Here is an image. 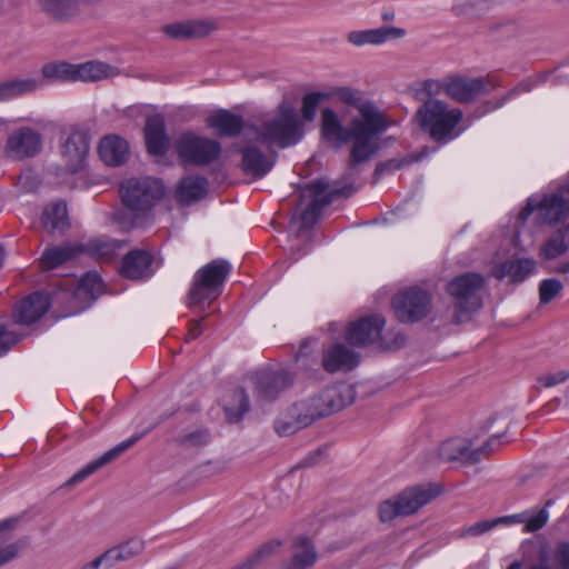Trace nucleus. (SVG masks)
Masks as SVG:
<instances>
[{
  "label": "nucleus",
  "mask_w": 569,
  "mask_h": 569,
  "mask_svg": "<svg viewBox=\"0 0 569 569\" xmlns=\"http://www.w3.org/2000/svg\"><path fill=\"white\" fill-rule=\"evenodd\" d=\"M41 74L50 82L77 81L76 64L66 61L43 64L41 68Z\"/></svg>",
  "instance_id": "ea45409f"
},
{
  "label": "nucleus",
  "mask_w": 569,
  "mask_h": 569,
  "mask_svg": "<svg viewBox=\"0 0 569 569\" xmlns=\"http://www.w3.org/2000/svg\"><path fill=\"white\" fill-rule=\"evenodd\" d=\"M446 88V80L445 81H437V80H427L423 83V90L429 97V99H432V97L440 94L441 92L445 93Z\"/></svg>",
  "instance_id": "052dcab7"
},
{
  "label": "nucleus",
  "mask_w": 569,
  "mask_h": 569,
  "mask_svg": "<svg viewBox=\"0 0 569 569\" xmlns=\"http://www.w3.org/2000/svg\"><path fill=\"white\" fill-rule=\"evenodd\" d=\"M569 249V224L556 229L539 249V258L553 260L565 254Z\"/></svg>",
  "instance_id": "2f4dec72"
},
{
  "label": "nucleus",
  "mask_w": 569,
  "mask_h": 569,
  "mask_svg": "<svg viewBox=\"0 0 569 569\" xmlns=\"http://www.w3.org/2000/svg\"><path fill=\"white\" fill-rule=\"evenodd\" d=\"M146 146L149 153L162 156L169 148V138L166 133L164 120L160 116L147 118L144 127Z\"/></svg>",
  "instance_id": "a878e982"
},
{
  "label": "nucleus",
  "mask_w": 569,
  "mask_h": 569,
  "mask_svg": "<svg viewBox=\"0 0 569 569\" xmlns=\"http://www.w3.org/2000/svg\"><path fill=\"white\" fill-rule=\"evenodd\" d=\"M406 343V337L401 331H388L381 333L379 348L382 350H398Z\"/></svg>",
  "instance_id": "8fccbe9b"
},
{
  "label": "nucleus",
  "mask_w": 569,
  "mask_h": 569,
  "mask_svg": "<svg viewBox=\"0 0 569 569\" xmlns=\"http://www.w3.org/2000/svg\"><path fill=\"white\" fill-rule=\"evenodd\" d=\"M82 252L89 253L91 257L100 260H111L116 252L122 247V242L109 238H99L89 241L87 244H80Z\"/></svg>",
  "instance_id": "4c0bfd02"
},
{
  "label": "nucleus",
  "mask_w": 569,
  "mask_h": 569,
  "mask_svg": "<svg viewBox=\"0 0 569 569\" xmlns=\"http://www.w3.org/2000/svg\"><path fill=\"white\" fill-rule=\"evenodd\" d=\"M42 223L51 232H63L69 227L67 204L56 202L47 206L42 213Z\"/></svg>",
  "instance_id": "c9c22d12"
},
{
  "label": "nucleus",
  "mask_w": 569,
  "mask_h": 569,
  "mask_svg": "<svg viewBox=\"0 0 569 569\" xmlns=\"http://www.w3.org/2000/svg\"><path fill=\"white\" fill-rule=\"evenodd\" d=\"M230 270V263L223 259L212 260L199 269L188 295L189 306L194 307L216 300L221 295L223 282Z\"/></svg>",
  "instance_id": "1a4fd4ad"
},
{
  "label": "nucleus",
  "mask_w": 569,
  "mask_h": 569,
  "mask_svg": "<svg viewBox=\"0 0 569 569\" xmlns=\"http://www.w3.org/2000/svg\"><path fill=\"white\" fill-rule=\"evenodd\" d=\"M290 429L283 428V429H277L279 437H288L291 436L292 432L289 431Z\"/></svg>",
  "instance_id": "774afa93"
},
{
  "label": "nucleus",
  "mask_w": 569,
  "mask_h": 569,
  "mask_svg": "<svg viewBox=\"0 0 569 569\" xmlns=\"http://www.w3.org/2000/svg\"><path fill=\"white\" fill-rule=\"evenodd\" d=\"M42 87L37 78H13L0 82V102H6L23 94L36 92Z\"/></svg>",
  "instance_id": "473e14b6"
},
{
  "label": "nucleus",
  "mask_w": 569,
  "mask_h": 569,
  "mask_svg": "<svg viewBox=\"0 0 569 569\" xmlns=\"http://www.w3.org/2000/svg\"><path fill=\"white\" fill-rule=\"evenodd\" d=\"M18 340V336L7 331L3 326H0V356L6 353Z\"/></svg>",
  "instance_id": "bf43d9fd"
},
{
  "label": "nucleus",
  "mask_w": 569,
  "mask_h": 569,
  "mask_svg": "<svg viewBox=\"0 0 569 569\" xmlns=\"http://www.w3.org/2000/svg\"><path fill=\"white\" fill-rule=\"evenodd\" d=\"M568 379L569 371L567 370H560L558 372L542 375L537 378L538 382L546 388L555 387L559 383L567 381Z\"/></svg>",
  "instance_id": "5fc2aeb1"
},
{
  "label": "nucleus",
  "mask_w": 569,
  "mask_h": 569,
  "mask_svg": "<svg viewBox=\"0 0 569 569\" xmlns=\"http://www.w3.org/2000/svg\"><path fill=\"white\" fill-rule=\"evenodd\" d=\"M462 117L460 109H450L446 102L438 99H428L416 112L421 130L440 144H446L460 134L458 124Z\"/></svg>",
  "instance_id": "20e7f679"
},
{
  "label": "nucleus",
  "mask_w": 569,
  "mask_h": 569,
  "mask_svg": "<svg viewBox=\"0 0 569 569\" xmlns=\"http://www.w3.org/2000/svg\"><path fill=\"white\" fill-rule=\"evenodd\" d=\"M303 133V124L288 101H282L274 111L262 114L244 128L246 137L258 139L267 149L293 146Z\"/></svg>",
  "instance_id": "f257e3e1"
},
{
  "label": "nucleus",
  "mask_w": 569,
  "mask_h": 569,
  "mask_svg": "<svg viewBox=\"0 0 569 569\" xmlns=\"http://www.w3.org/2000/svg\"><path fill=\"white\" fill-rule=\"evenodd\" d=\"M537 262L532 258L508 259L497 263L491 269V274L497 279L508 277L512 282H522L536 271Z\"/></svg>",
  "instance_id": "b1692460"
},
{
  "label": "nucleus",
  "mask_w": 569,
  "mask_h": 569,
  "mask_svg": "<svg viewBox=\"0 0 569 569\" xmlns=\"http://www.w3.org/2000/svg\"><path fill=\"white\" fill-rule=\"evenodd\" d=\"M208 180L199 174L183 177L176 189L174 197L183 206H189L204 198L208 192Z\"/></svg>",
  "instance_id": "bb28decb"
},
{
  "label": "nucleus",
  "mask_w": 569,
  "mask_h": 569,
  "mask_svg": "<svg viewBox=\"0 0 569 569\" xmlns=\"http://www.w3.org/2000/svg\"><path fill=\"white\" fill-rule=\"evenodd\" d=\"M88 151V137L81 131L71 132L61 147V154L66 161V169L70 172H77L82 169Z\"/></svg>",
  "instance_id": "412c9836"
},
{
  "label": "nucleus",
  "mask_w": 569,
  "mask_h": 569,
  "mask_svg": "<svg viewBox=\"0 0 569 569\" xmlns=\"http://www.w3.org/2000/svg\"><path fill=\"white\" fill-rule=\"evenodd\" d=\"M485 283L480 273L467 272L452 279L447 284V292L453 299V322L462 321V316L479 310L482 306L479 295Z\"/></svg>",
  "instance_id": "9b49d317"
},
{
  "label": "nucleus",
  "mask_w": 569,
  "mask_h": 569,
  "mask_svg": "<svg viewBox=\"0 0 569 569\" xmlns=\"http://www.w3.org/2000/svg\"><path fill=\"white\" fill-rule=\"evenodd\" d=\"M200 333H201L200 321L199 320L192 321L191 327L188 331V338L196 339Z\"/></svg>",
  "instance_id": "0e129e2a"
},
{
  "label": "nucleus",
  "mask_w": 569,
  "mask_h": 569,
  "mask_svg": "<svg viewBox=\"0 0 569 569\" xmlns=\"http://www.w3.org/2000/svg\"><path fill=\"white\" fill-rule=\"evenodd\" d=\"M555 272H558V273H568L569 272V260L566 261V262H562L560 264H558L555 269H553Z\"/></svg>",
  "instance_id": "338daca9"
},
{
  "label": "nucleus",
  "mask_w": 569,
  "mask_h": 569,
  "mask_svg": "<svg viewBox=\"0 0 569 569\" xmlns=\"http://www.w3.org/2000/svg\"><path fill=\"white\" fill-rule=\"evenodd\" d=\"M163 31L173 39H189L187 21L167 24Z\"/></svg>",
  "instance_id": "4d7b16f0"
},
{
  "label": "nucleus",
  "mask_w": 569,
  "mask_h": 569,
  "mask_svg": "<svg viewBox=\"0 0 569 569\" xmlns=\"http://www.w3.org/2000/svg\"><path fill=\"white\" fill-rule=\"evenodd\" d=\"M50 308L48 296L33 292L14 306L13 317L17 323L31 325L38 321Z\"/></svg>",
  "instance_id": "5701e85b"
},
{
  "label": "nucleus",
  "mask_w": 569,
  "mask_h": 569,
  "mask_svg": "<svg viewBox=\"0 0 569 569\" xmlns=\"http://www.w3.org/2000/svg\"><path fill=\"white\" fill-rule=\"evenodd\" d=\"M289 500L290 496L283 495L281 489H274L269 496V505L276 509L284 507Z\"/></svg>",
  "instance_id": "680f3d73"
},
{
  "label": "nucleus",
  "mask_w": 569,
  "mask_h": 569,
  "mask_svg": "<svg viewBox=\"0 0 569 569\" xmlns=\"http://www.w3.org/2000/svg\"><path fill=\"white\" fill-rule=\"evenodd\" d=\"M549 520V512L547 508L540 509L536 515L526 518L525 517V531L526 532H536L543 528Z\"/></svg>",
  "instance_id": "3c124183"
},
{
  "label": "nucleus",
  "mask_w": 569,
  "mask_h": 569,
  "mask_svg": "<svg viewBox=\"0 0 569 569\" xmlns=\"http://www.w3.org/2000/svg\"><path fill=\"white\" fill-rule=\"evenodd\" d=\"M189 39L203 38L217 29V23L210 19L187 21Z\"/></svg>",
  "instance_id": "49530a36"
},
{
  "label": "nucleus",
  "mask_w": 569,
  "mask_h": 569,
  "mask_svg": "<svg viewBox=\"0 0 569 569\" xmlns=\"http://www.w3.org/2000/svg\"><path fill=\"white\" fill-rule=\"evenodd\" d=\"M119 69L102 61H88L76 64L77 81H99L119 74Z\"/></svg>",
  "instance_id": "72a5a7b5"
},
{
  "label": "nucleus",
  "mask_w": 569,
  "mask_h": 569,
  "mask_svg": "<svg viewBox=\"0 0 569 569\" xmlns=\"http://www.w3.org/2000/svg\"><path fill=\"white\" fill-rule=\"evenodd\" d=\"M153 257L144 250H132L127 253L121 263V274L128 279L140 280L151 277Z\"/></svg>",
  "instance_id": "393cba45"
},
{
  "label": "nucleus",
  "mask_w": 569,
  "mask_h": 569,
  "mask_svg": "<svg viewBox=\"0 0 569 569\" xmlns=\"http://www.w3.org/2000/svg\"><path fill=\"white\" fill-rule=\"evenodd\" d=\"M392 307L401 322H416L427 317L431 311L432 297L427 290L411 287L393 298Z\"/></svg>",
  "instance_id": "dca6fc26"
},
{
  "label": "nucleus",
  "mask_w": 569,
  "mask_h": 569,
  "mask_svg": "<svg viewBox=\"0 0 569 569\" xmlns=\"http://www.w3.org/2000/svg\"><path fill=\"white\" fill-rule=\"evenodd\" d=\"M163 191V184L151 177L129 179L121 184L122 202L132 212L150 209Z\"/></svg>",
  "instance_id": "ddd939ff"
},
{
  "label": "nucleus",
  "mask_w": 569,
  "mask_h": 569,
  "mask_svg": "<svg viewBox=\"0 0 569 569\" xmlns=\"http://www.w3.org/2000/svg\"><path fill=\"white\" fill-rule=\"evenodd\" d=\"M118 553H120V558L122 561L129 560L144 549V541L139 538H132L128 541L116 547Z\"/></svg>",
  "instance_id": "09e8293b"
},
{
  "label": "nucleus",
  "mask_w": 569,
  "mask_h": 569,
  "mask_svg": "<svg viewBox=\"0 0 569 569\" xmlns=\"http://www.w3.org/2000/svg\"><path fill=\"white\" fill-rule=\"evenodd\" d=\"M533 211L537 212L536 219L540 223L555 224L565 221L569 217V182L545 194L539 201L529 198L518 214L519 220L525 223Z\"/></svg>",
  "instance_id": "9d476101"
},
{
  "label": "nucleus",
  "mask_w": 569,
  "mask_h": 569,
  "mask_svg": "<svg viewBox=\"0 0 569 569\" xmlns=\"http://www.w3.org/2000/svg\"><path fill=\"white\" fill-rule=\"evenodd\" d=\"M172 149L182 166L194 168L212 164L222 151L219 141L192 131L179 133L172 142Z\"/></svg>",
  "instance_id": "423d86ee"
},
{
  "label": "nucleus",
  "mask_w": 569,
  "mask_h": 569,
  "mask_svg": "<svg viewBox=\"0 0 569 569\" xmlns=\"http://www.w3.org/2000/svg\"><path fill=\"white\" fill-rule=\"evenodd\" d=\"M120 561H122L120 553H118L116 547H113L104 551L101 556L97 557L92 561L86 563L80 569H99L101 565H104L107 568H111Z\"/></svg>",
  "instance_id": "de8ad7c7"
},
{
  "label": "nucleus",
  "mask_w": 569,
  "mask_h": 569,
  "mask_svg": "<svg viewBox=\"0 0 569 569\" xmlns=\"http://www.w3.org/2000/svg\"><path fill=\"white\" fill-rule=\"evenodd\" d=\"M43 14L54 22H69L79 13L80 6L94 4L100 0H37Z\"/></svg>",
  "instance_id": "4be33fe9"
},
{
  "label": "nucleus",
  "mask_w": 569,
  "mask_h": 569,
  "mask_svg": "<svg viewBox=\"0 0 569 569\" xmlns=\"http://www.w3.org/2000/svg\"><path fill=\"white\" fill-rule=\"evenodd\" d=\"M553 559L557 569H569V542L559 541L556 545Z\"/></svg>",
  "instance_id": "864d4df0"
},
{
  "label": "nucleus",
  "mask_w": 569,
  "mask_h": 569,
  "mask_svg": "<svg viewBox=\"0 0 569 569\" xmlns=\"http://www.w3.org/2000/svg\"><path fill=\"white\" fill-rule=\"evenodd\" d=\"M497 526V520H481L476 522L466 529L465 535L467 536H480L485 532H488L492 528Z\"/></svg>",
  "instance_id": "13d9d810"
},
{
  "label": "nucleus",
  "mask_w": 569,
  "mask_h": 569,
  "mask_svg": "<svg viewBox=\"0 0 569 569\" xmlns=\"http://www.w3.org/2000/svg\"><path fill=\"white\" fill-rule=\"evenodd\" d=\"M17 186L24 192H31L38 188L39 180L31 171H26L19 174Z\"/></svg>",
  "instance_id": "6e6d98bb"
},
{
  "label": "nucleus",
  "mask_w": 569,
  "mask_h": 569,
  "mask_svg": "<svg viewBox=\"0 0 569 569\" xmlns=\"http://www.w3.org/2000/svg\"><path fill=\"white\" fill-rule=\"evenodd\" d=\"M207 124L217 130L220 136L226 137H233L241 131L243 133L247 127L241 117L228 110H219L211 113L207 119Z\"/></svg>",
  "instance_id": "7c9ffc66"
},
{
  "label": "nucleus",
  "mask_w": 569,
  "mask_h": 569,
  "mask_svg": "<svg viewBox=\"0 0 569 569\" xmlns=\"http://www.w3.org/2000/svg\"><path fill=\"white\" fill-rule=\"evenodd\" d=\"M42 149V136L30 127H21L13 130L4 144L6 153L14 160L33 158Z\"/></svg>",
  "instance_id": "a211bd4d"
},
{
  "label": "nucleus",
  "mask_w": 569,
  "mask_h": 569,
  "mask_svg": "<svg viewBox=\"0 0 569 569\" xmlns=\"http://www.w3.org/2000/svg\"><path fill=\"white\" fill-rule=\"evenodd\" d=\"M328 99L337 98L340 102L358 110L353 117V129L361 130L368 124L371 129L385 132L390 126L386 114L370 100L365 99L362 92L351 87H333L328 92Z\"/></svg>",
  "instance_id": "6e6552de"
},
{
  "label": "nucleus",
  "mask_w": 569,
  "mask_h": 569,
  "mask_svg": "<svg viewBox=\"0 0 569 569\" xmlns=\"http://www.w3.org/2000/svg\"><path fill=\"white\" fill-rule=\"evenodd\" d=\"M295 381V375L282 368H263L248 378L254 398L259 402L276 400Z\"/></svg>",
  "instance_id": "4468645a"
},
{
  "label": "nucleus",
  "mask_w": 569,
  "mask_h": 569,
  "mask_svg": "<svg viewBox=\"0 0 569 569\" xmlns=\"http://www.w3.org/2000/svg\"><path fill=\"white\" fill-rule=\"evenodd\" d=\"M525 516L526 513H516L510 516H505L497 518V525L499 523H521L525 522Z\"/></svg>",
  "instance_id": "e2e57ef3"
},
{
  "label": "nucleus",
  "mask_w": 569,
  "mask_h": 569,
  "mask_svg": "<svg viewBox=\"0 0 569 569\" xmlns=\"http://www.w3.org/2000/svg\"><path fill=\"white\" fill-rule=\"evenodd\" d=\"M351 174V172H348L343 177V183L339 181L331 186L325 181L317 180L302 189L301 199L302 201L309 199V202L300 213L301 228L313 226L321 210L337 198H347L356 192L357 188L350 180Z\"/></svg>",
  "instance_id": "39448f33"
},
{
  "label": "nucleus",
  "mask_w": 569,
  "mask_h": 569,
  "mask_svg": "<svg viewBox=\"0 0 569 569\" xmlns=\"http://www.w3.org/2000/svg\"><path fill=\"white\" fill-rule=\"evenodd\" d=\"M358 362V355L342 343H336L323 352L322 366L328 372L351 370Z\"/></svg>",
  "instance_id": "cd10ccee"
},
{
  "label": "nucleus",
  "mask_w": 569,
  "mask_h": 569,
  "mask_svg": "<svg viewBox=\"0 0 569 569\" xmlns=\"http://www.w3.org/2000/svg\"><path fill=\"white\" fill-rule=\"evenodd\" d=\"M489 429H476L469 438L455 437L443 441L438 449L439 458L462 466L477 463L483 457L499 450L515 438L507 430L489 433Z\"/></svg>",
  "instance_id": "7ed1b4c3"
},
{
  "label": "nucleus",
  "mask_w": 569,
  "mask_h": 569,
  "mask_svg": "<svg viewBox=\"0 0 569 569\" xmlns=\"http://www.w3.org/2000/svg\"><path fill=\"white\" fill-rule=\"evenodd\" d=\"M317 560V551L307 537H300L295 543V552L291 563L286 569H307Z\"/></svg>",
  "instance_id": "e433bc0d"
},
{
  "label": "nucleus",
  "mask_w": 569,
  "mask_h": 569,
  "mask_svg": "<svg viewBox=\"0 0 569 569\" xmlns=\"http://www.w3.org/2000/svg\"><path fill=\"white\" fill-rule=\"evenodd\" d=\"M210 441L207 429H193L179 438V443L188 449L206 446Z\"/></svg>",
  "instance_id": "c03bdc74"
},
{
  "label": "nucleus",
  "mask_w": 569,
  "mask_h": 569,
  "mask_svg": "<svg viewBox=\"0 0 569 569\" xmlns=\"http://www.w3.org/2000/svg\"><path fill=\"white\" fill-rule=\"evenodd\" d=\"M238 151L241 153V169L247 176L260 179L274 166L277 153L267 149L258 139L242 136Z\"/></svg>",
  "instance_id": "2eb2a0df"
},
{
  "label": "nucleus",
  "mask_w": 569,
  "mask_h": 569,
  "mask_svg": "<svg viewBox=\"0 0 569 569\" xmlns=\"http://www.w3.org/2000/svg\"><path fill=\"white\" fill-rule=\"evenodd\" d=\"M442 492L443 488L438 483L407 488L396 497L380 503L379 518L382 522H388L397 517L412 515Z\"/></svg>",
  "instance_id": "0eeeda50"
},
{
  "label": "nucleus",
  "mask_w": 569,
  "mask_h": 569,
  "mask_svg": "<svg viewBox=\"0 0 569 569\" xmlns=\"http://www.w3.org/2000/svg\"><path fill=\"white\" fill-rule=\"evenodd\" d=\"M102 293V281L98 273L88 272L79 281L74 291L77 298L96 300Z\"/></svg>",
  "instance_id": "a19ab883"
},
{
  "label": "nucleus",
  "mask_w": 569,
  "mask_h": 569,
  "mask_svg": "<svg viewBox=\"0 0 569 569\" xmlns=\"http://www.w3.org/2000/svg\"><path fill=\"white\" fill-rule=\"evenodd\" d=\"M328 99L327 92H310L302 98L301 113L306 121H312L320 103Z\"/></svg>",
  "instance_id": "37998d69"
},
{
  "label": "nucleus",
  "mask_w": 569,
  "mask_h": 569,
  "mask_svg": "<svg viewBox=\"0 0 569 569\" xmlns=\"http://www.w3.org/2000/svg\"><path fill=\"white\" fill-rule=\"evenodd\" d=\"M322 452L321 449H319L315 455H311L307 458H305V460L302 461V463L305 466H312L313 463H316V457L320 456Z\"/></svg>",
  "instance_id": "69168bd1"
},
{
  "label": "nucleus",
  "mask_w": 569,
  "mask_h": 569,
  "mask_svg": "<svg viewBox=\"0 0 569 569\" xmlns=\"http://www.w3.org/2000/svg\"><path fill=\"white\" fill-rule=\"evenodd\" d=\"M405 33L401 28L383 26L377 29L352 31L348 34V40L355 46L381 44L391 39L402 38Z\"/></svg>",
  "instance_id": "c85d7f7f"
},
{
  "label": "nucleus",
  "mask_w": 569,
  "mask_h": 569,
  "mask_svg": "<svg viewBox=\"0 0 569 569\" xmlns=\"http://www.w3.org/2000/svg\"><path fill=\"white\" fill-rule=\"evenodd\" d=\"M382 132L371 129L370 126H362L361 130L353 129V118L349 127L345 128L339 116L330 108L321 111V134L323 139L345 143L352 141L350 157L348 161L349 170H353L358 164L368 161L377 151V138Z\"/></svg>",
  "instance_id": "f03ea898"
},
{
  "label": "nucleus",
  "mask_w": 569,
  "mask_h": 569,
  "mask_svg": "<svg viewBox=\"0 0 569 569\" xmlns=\"http://www.w3.org/2000/svg\"><path fill=\"white\" fill-rule=\"evenodd\" d=\"M562 282L556 278L545 279L539 284V299L540 302L549 303L562 290Z\"/></svg>",
  "instance_id": "a18cd8bd"
},
{
  "label": "nucleus",
  "mask_w": 569,
  "mask_h": 569,
  "mask_svg": "<svg viewBox=\"0 0 569 569\" xmlns=\"http://www.w3.org/2000/svg\"><path fill=\"white\" fill-rule=\"evenodd\" d=\"M281 542L277 539H271L259 546L250 556H248L241 563L246 569H257L262 562L269 559L277 552Z\"/></svg>",
  "instance_id": "79ce46f5"
},
{
  "label": "nucleus",
  "mask_w": 569,
  "mask_h": 569,
  "mask_svg": "<svg viewBox=\"0 0 569 569\" xmlns=\"http://www.w3.org/2000/svg\"><path fill=\"white\" fill-rule=\"evenodd\" d=\"M249 409V396L244 389L233 390L230 400L224 403L226 419L228 423L240 422L242 416Z\"/></svg>",
  "instance_id": "58836bf2"
},
{
  "label": "nucleus",
  "mask_w": 569,
  "mask_h": 569,
  "mask_svg": "<svg viewBox=\"0 0 569 569\" xmlns=\"http://www.w3.org/2000/svg\"><path fill=\"white\" fill-rule=\"evenodd\" d=\"M350 392L351 388L349 387L327 389L318 397L293 405L290 409V416L295 423L300 425V427H308L317 419L341 409L343 405L336 401V398Z\"/></svg>",
  "instance_id": "f8f14e48"
},
{
  "label": "nucleus",
  "mask_w": 569,
  "mask_h": 569,
  "mask_svg": "<svg viewBox=\"0 0 569 569\" xmlns=\"http://www.w3.org/2000/svg\"><path fill=\"white\" fill-rule=\"evenodd\" d=\"M12 521L6 520L0 522V531L4 528L11 527ZM20 547L17 543L8 545L0 550V567L14 559L19 553Z\"/></svg>",
  "instance_id": "603ef678"
},
{
  "label": "nucleus",
  "mask_w": 569,
  "mask_h": 569,
  "mask_svg": "<svg viewBox=\"0 0 569 569\" xmlns=\"http://www.w3.org/2000/svg\"><path fill=\"white\" fill-rule=\"evenodd\" d=\"M146 432H136L128 439L121 441L110 450L106 451L103 455H101L99 458L90 461L87 463L82 469H80L78 472H76L67 482V487H71L76 483L81 482L89 476H91L93 472H96L98 469L102 468L103 466L112 462L118 457H120L123 452H126L129 448H131L133 445H136L139 440H141L144 437Z\"/></svg>",
  "instance_id": "aec40b11"
},
{
  "label": "nucleus",
  "mask_w": 569,
  "mask_h": 569,
  "mask_svg": "<svg viewBox=\"0 0 569 569\" xmlns=\"http://www.w3.org/2000/svg\"><path fill=\"white\" fill-rule=\"evenodd\" d=\"M493 84L488 78L455 77L446 80L445 93L459 103H471L490 93Z\"/></svg>",
  "instance_id": "f3484780"
},
{
  "label": "nucleus",
  "mask_w": 569,
  "mask_h": 569,
  "mask_svg": "<svg viewBox=\"0 0 569 569\" xmlns=\"http://www.w3.org/2000/svg\"><path fill=\"white\" fill-rule=\"evenodd\" d=\"M385 327V319L380 316H370L351 322L348 327L346 339L355 347L377 345Z\"/></svg>",
  "instance_id": "6ab92c4d"
},
{
  "label": "nucleus",
  "mask_w": 569,
  "mask_h": 569,
  "mask_svg": "<svg viewBox=\"0 0 569 569\" xmlns=\"http://www.w3.org/2000/svg\"><path fill=\"white\" fill-rule=\"evenodd\" d=\"M99 154L106 164L121 166L129 156L128 142L119 136L104 137L99 143Z\"/></svg>",
  "instance_id": "c756f323"
},
{
  "label": "nucleus",
  "mask_w": 569,
  "mask_h": 569,
  "mask_svg": "<svg viewBox=\"0 0 569 569\" xmlns=\"http://www.w3.org/2000/svg\"><path fill=\"white\" fill-rule=\"evenodd\" d=\"M82 252V247L79 244H63L60 247L47 248L40 258V268L42 270L54 269L62 263L76 258Z\"/></svg>",
  "instance_id": "f704fd0d"
}]
</instances>
